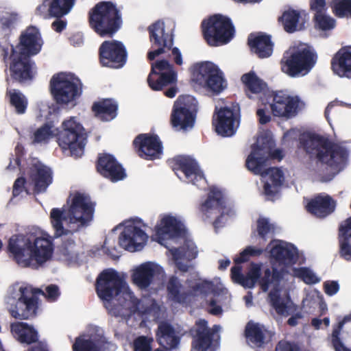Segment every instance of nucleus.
Returning a JSON list of instances; mask_svg holds the SVG:
<instances>
[{"label":"nucleus","mask_w":351,"mask_h":351,"mask_svg":"<svg viewBox=\"0 0 351 351\" xmlns=\"http://www.w3.org/2000/svg\"><path fill=\"white\" fill-rule=\"evenodd\" d=\"M315 25L322 30H330L335 27V20L324 12L315 14Z\"/></svg>","instance_id":"5fc2aeb1"},{"label":"nucleus","mask_w":351,"mask_h":351,"mask_svg":"<svg viewBox=\"0 0 351 351\" xmlns=\"http://www.w3.org/2000/svg\"><path fill=\"white\" fill-rule=\"evenodd\" d=\"M263 250L253 246H248L243 250L239 256L234 258L236 263H241L249 260L251 256H258L263 253Z\"/></svg>","instance_id":"6e6d98bb"},{"label":"nucleus","mask_w":351,"mask_h":351,"mask_svg":"<svg viewBox=\"0 0 351 351\" xmlns=\"http://www.w3.org/2000/svg\"><path fill=\"white\" fill-rule=\"evenodd\" d=\"M341 255L346 260H351V218L346 220L339 229Z\"/></svg>","instance_id":"58836bf2"},{"label":"nucleus","mask_w":351,"mask_h":351,"mask_svg":"<svg viewBox=\"0 0 351 351\" xmlns=\"http://www.w3.org/2000/svg\"><path fill=\"white\" fill-rule=\"evenodd\" d=\"M306 208L312 215L317 217H324L334 211L335 202L328 195H319L311 199Z\"/></svg>","instance_id":"473e14b6"},{"label":"nucleus","mask_w":351,"mask_h":351,"mask_svg":"<svg viewBox=\"0 0 351 351\" xmlns=\"http://www.w3.org/2000/svg\"><path fill=\"white\" fill-rule=\"evenodd\" d=\"M38 116L44 119H49L50 116L54 114L57 110V106L54 104L49 105L47 103L42 102L38 106Z\"/></svg>","instance_id":"bf43d9fd"},{"label":"nucleus","mask_w":351,"mask_h":351,"mask_svg":"<svg viewBox=\"0 0 351 351\" xmlns=\"http://www.w3.org/2000/svg\"><path fill=\"white\" fill-rule=\"evenodd\" d=\"M190 290L182 286L176 277L172 276L167 284L168 297L171 300L182 303L189 296H197L202 293L211 292L213 297L209 300L208 311L213 315H219L221 313V308L217 304H221L223 300L228 299V291L221 285L214 288L210 282H188Z\"/></svg>","instance_id":"423d86ee"},{"label":"nucleus","mask_w":351,"mask_h":351,"mask_svg":"<svg viewBox=\"0 0 351 351\" xmlns=\"http://www.w3.org/2000/svg\"><path fill=\"white\" fill-rule=\"evenodd\" d=\"M293 276L301 279L307 285L317 284L321 281V278L311 269L307 267L291 268Z\"/></svg>","instance_id":"a18cd8bd"},{"label":"nucleus","mask_w":351,"mask_h":351,"mask_svg":"<svg viewBox=\"0 0 351 351\" xmlns=\"http://www.w3.org/2000/svg\"><path fill=\"white\" fill-rule=\"evenodd\" d=\"M159 343L167 349L176 348L179 344V337L171 326L167 323H161L157 332Z\"/></svg>","instance_id":"e433bc0d"},{"label":"nucleus","mask_w":351,"mask_h":351,"mask_svg":"<svg viewBox=\"0 0 351 351\" xmlns=\"http://www.w3.org/2000/svg\"><path fill=\"white\" fill-rule=\"evenodd\" d=\"M62 130L61 132H68L70 133H84L83 127L77 121L76 117H70L64 121L62 124Z\"/></svg>","instance_id":"4d7b16f0"},{"label":"nucleus","mask_w":351,"mask_h":351,"mask_svg":"<svg viewBox=\"0 0 351 351\" xmlns=\"http://www.w3.org/2000/svg\"><path fill=\"white\" fill-rule=\"evenodd\" d=\"M90 23L100 36H112L120 27L121 21L117 9L112 3L101 2L93 8Z\"/></svg>","instance_id":"1a4fd4ad"},{"label":"nucleus","mask_w":351,"mask_h":351,"mask_svg":"<svg viewBox=\"0 0 351 351\" xmlns=\"http://www.w3.org/2000/svg\"><path fill=\"white\" fill-rule=\"evenodd\" d=\"M20 19V15L16 12H0V32L7 35Z\"/></svg>","instance_id":"37998d69"},{"label":"nucleus","mask_w":351,"mask_h":351,"mask_svg":"<svg viewBox=\"0 0 351 351\" xmlns=\"http://www.w3.org/2000/svg\"><path fill=\"white\" fill-rule=\"evenodd\" d=\"M68 208H53L51 223L56 237H60L87 226L93 219L94 205L89 196L80 193L71 194L67 199Z\"/></svg>","instance_id":"39448f33"},{"label":"nucleus","mask_w":351,"mask_h":351,"mask_svg":"<svg viewBox=\"0 0 351 351\" xmlns=\"http://www.w3.org/2000/svg\"><path fill=\"white\" fill-rule=\"evenodd\" d=\"M117 104L110 99H104L94 104L93 110L97 117L105 121H109L117 116Z\"/></svg>","instance_id":"4c0bfd02"},{"label":"nucleus","mask_w":351,"mask_h":351,"mask_svg":"<svg viewBox=\"0 0 351 351\" xmlns=\"http://www.w3.org/2000/svg\"><path fill=\"white\" fill-rule=\"evenodd\" d=\"M30 181L25 183L23 178H18L13 186V195L18 196L24 191L29 193L30 189L37 192L44 191L51 183V171L43 165L36 158H33L29 162Z\"/></svg>","instance_id":"9b49d317"},{"label":"nucleus","mask_w":351,"mask_h":351,"mask_svg":"<svg viewBox=\"0 0 351 351\" xmlns=\"http://www.w3.org/2000/svg\"><path fill=\"white\" fill-rule=\"evenodd\" d=\"M97 169L102 176L112 182H117L125 177L124 169L114 157L109 154H103L99 157Z\"/></svg>","instance_id":"7c9ffc66"},{"label":"nucleus","mask_w":351,"mask_h":351,"mask_svg":"<svg viewBox=\"0 0 351 351\" xmlns=\"http://www.w3.org/2000/svg\"><path fill=\"white\" fill-rule=\"evenodd\" d=\"M8 250L19 266L38 268L52 258L53 239L46 232L13 235L8 241Z\"/></svg>","instance_id":"20e7f679"},{"label":"nucleus","mask_w":351,"mask_h":351,"mask_svg":"<svg viewBox=\"0 0 351 351\" xmlns=\"http://www.w3.org/2000/svg\"><path fill=\"white\" fill-rule=\"evenodd\" d=\"M221 330V326L215 325L212 329L207 326V322L199 319L195 324V334L193 341V351H215L211 345L210 336Z\"/></svg>","instance_id":"bb28decb"},{"label":"nucleus","mask_w":351,"mask_h":351,"mask_svg":"<svg viewBox=\"0 0 351 351\" xmlns=\"http://www.w3.org/2000/svg\"><path fill=\"white\" fill-rule=\"evenodd\" d=\"M237 114L230 108H223L217 112L214 119L216 132L222 136H232L239 127Z\"/></svg>","instance_id":"b1692460"},{"label":"nucleus","mask_w":351,"mask_h":351,"mask_svg":"<svg viewBox=\"0 0 351 351\" xmlns=\"http://www.w3.org/2000/svg\"><path fill=\"white\" fill-rule=\"evenodd\" d=\"M274 145V141L269 134L258 136L246 160L247 169L254 174L261 176L263 184L261 193L269 200H273L278 195L285 180L284 173L280 169H267L269 158L280 160L283 157L280 149L273 150Z\"/></svg>","instance_id":"7ed1b4c3"},{"label":"nucleus","mask_w":351,"mask_h":351,"mask_svg":"<svg viewBox=\"0 0 351 351\" xmlns=\"http://www.w3.org/2000/svg\"><path fill=\"white\" fill-rule=\"evenodd\" d=\"M5 302L11 315L19 319L33 317L38 308V300L32 289L20 282L8 288Z\"/></svg>","instance_id":"6e6552de"},{"label":"nucleus","mask_w":351,"mask_h":351,"mask_svg":"<svg viewBox=\"0 0 351 351\" xmlns=\"http://www.w3.org/2000/svg\"><path fill=\"white\" fill-rule=\"evenodd\" d=\"M342 327H340V323L339 324V329H336L332 332V341L333 346L335 349V351H351L350 350L346 348L340 341L338 335H339V331Z\"/></svg>","instance_id":"680f3d73"},{"label":"nucleus","mask_w":351,"mask_h":351,"mask_svg":"<svg viewBox=\"0 0 351 351\" xmlns=\"http://www.w3.org/2000/svg\"><path fill=\"white\" fill-rule=\"evenodd\" d=\"M185 228L182 218L171 214H163L159 217L155 227L154 240L165 245L166 240L175 239L184 234Z\"/></svg>","instance_id":"2eb2a0df"},{"label":"nucleus","mask_w":351,"mask_h":351,"mask_svg":"<svg viewBox=\"0 0 351 351\" xmlns=\"http://www.w3.org/2000/svg\"><path fill=\"white\" fill-rule=\"evenodd\" d=\"M311 8L316 12V14L323 12L326 9V1L325 0H311L310 1Z\"/></svg>","instance_id":"338daca9"},{"label":"nucleus","mask_w":351,"mask_h":351,"mask_svg":"<svg viewBox=\"0 0 351 351\" xmlns=\"http://www.w3.org/2000/svg\"><path fill=\"white\" fill-rule=\"evenodd\" d=\"M223 204L221 192L217 188H212L207 200L202 205L201 210L207 217H211L222 211Z\"/></svg>","instance_id":"f704fd0d"},{"label":"nucleus","mask_w":351,"mask_h":351,"mask_svg":"<svg viewBox=\"0 0 351 351\" xmlns=\"http://www.w3.org/2000/svg\"><path fill=\"white\" fill-rule=\"evenodd\" d=\"M163 275L164 271L158 264L148 262L142 264L134 270L132 280L138 287L146 288L154 278L162 277Z\"/></svg>","instance_id":"c85d7f7f"},{"label":"nucleus","mask_w":351,"mask_h":351,"mask_svg":"<svg viewBox=\"0 0 351 351\" xmlns=\"http://www.w3.org/2000/svg\"><path fill=\"white\" fill-rule=\"evenodd\" d=\"M99 57L103 66L119 69L125 63L126 51L123 44L119 41H105L100 46Z\"/></svg>","instance_id":"6ab92c4d"},{"label":"nucleus","mask_w":351,"mask_h":351,"mask_svg":"<svg viewBox=\"0 0 351 351\" xmlns=\"http://www.w3.org/2000/svg\"><path fill=\"white\" fill-rule=\"evenodd\" d=\"M300 141L307 153L334 168L343 163L348 156L346 149L318 135L304 134Z\"/></svg>","instance_id":"0eeeda50"},{"label":"nucleus","mask_w":351,"mask_h":351,"mask_svg":"<svg viewBox=\"0 0 351 351\" xmlns=\"http://www.w3.org/2000/svg\"><path fill=\"white\" fill-rule=\"evenodd\" d=\"M86 140L85 133L60 132L58 136L59 145L63 150L69 151V154L74 158H79L83 155Z\"/></svg>","instance_id":"cd10ccee"},{"label":"nucleus","mask_w":351,"mask_h":351,"mask_svg":"<svg viewBox=\"0 0 351 351\" xmlns=\"http://www.w3.org/2000/svg\"><path fill=\"white\" fill-rule=\"evenodd\" d=\"M195 117L180 110L173 108L171 114V124L176 130L186 131L191 129Z\"/></svg>","instance_id":"ea45409f"},{"label":"nucleus","mask_w":351,"mask_h":351,"mask_svg":"<svg viewBox=\"0 0 351 351\" xmlns=\"http://www.w3.org/2000/svg\"><path fill=\"white\" fill-rule=\"evenodd\" d=\"M267 250L273 265L272 273L269 268L263 267L262 265L252 264L246 274H241V267L235 266L231 269L232 280L245 288H252L259 279V284L263 291H269V298L273 307L278 314L287 316L294 310L293 302L288 297L285 290L282 289L280 274L277 266L289 267L298 261V252L296 247L282 241H272Z\"/></svg>","instance_id":"f257e3e1"},{"label":"nucleus","mask_w":351,"mask_h":351,"mask_svg":"<svg viewBox=\"0 0 351 351\" xmlns=\"http://www.w3.org/2000/svg\"><path fill=\"white\" fill-rule=\"evenodd\" d=\"M325 293L332 296L336 294L339 290V286L336 281H326L324 283Z\"/></svg>","instance_id":"e2e57ef3"},{"label":"nucleus","mask_w":351,"mask_h":351,"mask_svg":"<svg viewBox=\"0 0 351 351\" xmlns=\"http://www.w3.org/2000/svg\"><path fill=\"white\" fill-rule=\"evenodd\" d=\"M317 56L306 45H300L288 58L282 62V71L291 77L304 75L314 66Z\"/></svg>","instance_id":"ddd939ff"},{"label":"nucleus","mask_w":351,"mask_h":351,"mask_svg":"<svg viewBox=\"0 0 351 351\" xmlns=\"http://www.w3.org/2000/svg\"><path fill=\"white\" fill-rule=\"evenodd\" d=\"M256 114L257 116L258 117L259 122L261 124H265L268 123L271 119L269 114H267L263 109H258L257 110Z\"/></svg>","instance_id":"774afa93"},{"label":"nucleus","mask_w":351,"mask_h":351,"mask_svg":"<svg viewBox=\"0 0 351 351\" xmlns=\"http://www.w3.org/2000/svg\"><path fill=\"white\" fill-rule=\"evenodd\" d=\"M300 14L293 10H286L283 12L279 21L287 32H293L301 29L299 25Z\"/></svg>","instance_id":"79ce46f5"},{"label":"nucleus","mask_w":351,"mask_h":351,"mask_svg":"<svg viewBox=\"0 0 351 351\" xmlns=\"http://www.w3.org/2000/svg\"><path fill=\"white\" fill-rule=\"evenodd\" d=\"M197 102L191 95L180 97L174 104L173 108L180 110L195 117Z\"/></svg>","instance_id":"c03bdc74"},{"label":"nucleus","mask_w":351,"mask_h":351,"mask_svg":"<svg viewBox=\"0 0 351 351\" xmlns=\"http://www.w3.org/2000/svg\"><path fill=\"white\" fill-rule=\"evenodd\" d=\"M193 80L200 86L215 93L221 92L227 86L223 73L210 62H201L194 66Z\"/></svg>","instance_id":"f8f14e48"},{"label":"nucleus","mask_w":351,"mask_h":351,"mask_svg":"<svg viewBox=\"0 0 351 351\" xmlns=\"http://www.w3.org/2000/svg\"><path fill=\"white\" fill-rule=\"evenodd\" d=\"M276 351H299V348L293 343L286 341H281L276 346Z\"/></svg>","instance_id":"0e129e2a"},{"label":"nucleus","mask_w":351,"mask_h":351,"mask_svg":"<svg viewBox=\"0 0 351 351\" xmlns=\"http://www.w3.org/2000/svg\"><path fill=\"white\" fill-rule=\"evenodd\" d=\"M60 258L68 263H74L77 261L78 254L76 246L73 241L63 243L60 248Z\"/></svg>","instance_id":"8fccbe9b"},{"label":"nucleus","mask_w":351,"mask_h":351,"mask_svg":"<svg viewBox=\"0 0 351 351\" xmlns=\"http://www.w3.org/2000/svg\"><path fill=\"white\" fill-rule=\"evenodd\" d=\"M148 236L134 222H125L119 237V245L129 252L141 250L145 245Z\"/></svg>","instance_id":"a211bd4d"},{"label":"nucleus","mask_w":351,"mask_h":351,"mask_svg":"<svg viewBox=\"0 0 351 351\" xmlns=\"http://www.w3.org/2000/svg\"><path fill=\"white\" fill-rule=\"evenodd\" d=\"M45 296L50 300H55L59 295L58 287L56 285H51L46 287Z\"/></svg>","instance_id":"69168bd1"},{"label":"nucleus","mask_w":351,"mask_h":351,"mask_svg":"<svg viewBox=\"0 0 351 351\" xmlns=\"http://www.w3.org/2000/svg\"><path fill=\"white\" fill-rule=\"evenodd\" d=\"M134 144L138 149V155L147 160L158 158L162 153L161 142L156 136L140 134L134 141Z\"/></svg>","instance_id":"393cba45"},{"label":"nucleus","mask_w":351,"mask_h":351,"mask_svg":"<svg viewBox=\"0 0 351 351\" xmlns=\"http://www.w3.org/2000/svg\"><path fill=\"white\" fill-rule=\"evenodd\" d=\"M51 90L56 101L62 105L76 104L82 93L80 80L71 73H60L51 80Z\"/></svg>","instance_id":"9d476101"},{"label":"nucleus","mask_w":351,"mask_h":351,"mask_svg":"<svg viewBox=\"0 0 351 351\" xmlns=\"http://www.w3.org/2000/svg\"><path fill=\"white\" fill-rule=\"evenodd\" d=\"M43 40L35 27H27L21 35L20 43L14 49L27 56L37 54L41 49Z\"/></svg>","instance_id":"a878e982"},{"label":"nucleus","mask_w":351,"mask_h":351,"mask_svg":"<svg viewBox=\"0 0 351 351\" xmlns=\"http://www.w3.org/2000/svg\"><path fill=\"white\" fill-rule=\"evenodd\" d=\"M248 43L252 51L261 58L269 57L272 53L273 45L270 38L267 35L251 34Z\"/></svg>","instance_id":"72a5a7b5"},{"label":"nucleus","mask_w":351,"mask_h":351,"mask_svg":"<svg viewBox=\"0 0 351 351\" xmlns=\"http://www.w3.org/2000/svg\"><path fill=\"white\" fill-rule=\"evenodd\" d=\"M241 79L246 87L253 93H261L266 87V84L253 72L244 74Z\"/></svg>","instance_id":"49530a36"},{"label":"nucleus","mask_w":351,"mask_h":351,"mask_svg":"<svg viewBox=\"0 0 351 351\" xmlns=\"http://www.w3.org/2000/svg\"><path fill=\"white\" fill-rule=\"evenodd\" d=\"M275 226L271 223L267 218L261 217L257 221V231L260 237L265 239L274 232Z\"/></svg>","instance_id":"864d4df0"},{"label":"nucleus","mask_w":351,"mask_h":351,"mask_svg":"<svg viewBox=\"0 0 351 351\" xmlns=\"http://www.w3.org/2000/svg\"><path fill=\"white\" fill-rule=\"evenodd\" d=\"M152 338L141 336L134 341L133 347L134 351H151Z\"/></svg>","instance_id":"13d9d810"},{"label":"nucleus","mask_w":351,"mask_h":351,"mask_svg":"<svg viewBox=\"0 0 351 351\" xmlns=\"http://www.w3.org/2000/svg\"><path fill=\"white\" fill-rule=\"evenodd\" d=\"M332 69L338 76L351 77V47L340 49L332 60Z\"/></svg>","instance_id":"2f4dec72"},{"label":"nucleus","mask_w":351,"mask_h":351,"mask_svg":"<svg viewBox=\"0 0 351 351\" xmlns=\"http://www.w3.org/2000/svg\"><path fill=\"white\" fill-rule=\"evenodd\" d=\"M96 290L109 313L125 319L132 313L152 314L156 308L149 299L138 301L134 298L128 285L113 269H106L97 279Z\"/></svg>","instance_id":"f03ea898"},{"label":"nucleus","mask_w":351,"mask_h":351,"mask_svg":"<svg viewBox=\"0 0 351 351\" xmlns=\"http://www.w3.org/2000/svg\"><path fill=\"white\" fill-rule=\"evenodd\" d=\"M115 349V345L108 342L100 330L81 335L73 345V351H114Z\"/></svg>","instance_id":"412c9836"},{"label":"nucleus","mask_w":351,"mask_h":351,"mask_svg":"<svg viewBox=\"0 0 351 351\" xmlns=\"http://www.w3.org/2000/svg\"><path fill=\"white\" fill-rule=\"evenodd\" d=\"M322 300V295L317 291H313L308 293L306 298L303 300V305L304 306L313 307L317 303L321 302Z\"/></svg>","instance_id":"052dcab7"},{"label":"nucleus","mask_w":351,"mask_h":351,"mask_svg":"<svg viewBox=\"0 0 351 351\" xmlns=\"http://www.w3.org/2000/svg\"><path fill=\"white\" fill-rule=\"evenodd\" d=\"M58 134V129L52 123H47L34 132V141L45 143Z\"/></svg>","instance_id":"09e8293b"},{"label":"nucleus","mask_w":351,"mask_h":351,"mask_svg":"<svg viewBox=\"0 0 351 351\" xmlns=\"http://www.w3.org/2000/svg\"><path fill=\"white\" fill-rule=\"evenodd\" d=\"M11 331L14 337L22 343L30 344L37 342V331L24 322H15L11 325Z\"/></svg>","instance_id":"c9c22d12"},{"label":"nucleus","mask_w":351,"mask_h":351,"mask_svg":"<svg viewBox=\"0 0 351 351\" xmlns=\"http://www.w3.org/2000/svg\"><path fill=\"white\" fill-rule=\"evenodd\" d=\"M169 255L178 267L182 271H186L189 266L185 261H190L196 258L197 255V247L192 241H186L180 248L171 247L169 249Z\"/></svg>","instance_id":"c756f323"},{"label":"nucleus","mask_w":351,"mask_h":351,"mask_svg":"<svg viewBox=\"0 0 351 351\" xmlns=\"http://www.w3.org/2000/svg\"><path fill=\"white\" fill-rule=\"evenodd\" d=\"M177 80V74L167 60L157 61L152 65V72L147 77L149 87L154 90H160L163 86L173 84Z\"/></svg>","instance_id":"aec40b11"},{"label":"nucleus","mask_w":351,"mask_h":351,"mask_svg":"<svg viewBox=\"0 0 351 351\" xmlns=\"http://www.w3.org/2000/svg\"><path fill=\"white\" fill-rule=\"evenodd\" d=\"M173 170L180 179L185 178L187 182L198 185L197 182L205 183L203 173L197 162L189 156H178L173 160Z\"/></svg>","instance_id":"4be33fe9"},{"label":"nucleus","mask_w":351,"mask_h":351,"mask_svg":"<svg viewBox=\"0 0 351 351\" xmlns=\"http://www.w3.org/2000/svg\"><path fill=\"white\" fill-rule=\"evenodd\" d=\"M270 106L274 116L290 119L304 107V103L298 96L278 91L274 94Z\"/></svg>","instance_id":"f3484780"},{"label":"nucleus","mask_w":351,"mask_h":351,"mask_svg":"<svg viewBox=\"0 0 351 351\" xmlns=\"http://www.w3.org/2000/svg\"><path fill=\"white\" fill-rule=\"evenodd\" d=\"M149 31L152 45L157 48L148 53V58L152 60L164 53L165 48H169L172 45L173 39L171 32L165 31V23L162 21H157L150 25Z\"/></svg>","instance_id":"5701e85b"},{"label":"nucleus","mask_w":351,"mask_h":351,"mask_svg":"<svg viewBox=\"0 0 351 351\" xmlns=\"http://www.w3.org/2000/svg\"><path fill=\"white\" fill-rule=\"evenodd\" d=\"M56 2L57 0L54 2H51V0H44L42 4L36 8V14L45 19L61 14V10L56 7Z\"/></svg>","instance_id":"3c124183"},{"label":"nucleus","mask_w":351,"mask_h":351,"mask_svg":"<svg viewBox=\"0 0 351 351\" xmlns=\"http://www.w3.org/2000/svg\"><path fill=\"white\" fill-rule=\"evenodd\" d=\"M0 48L4 58L9 56L10 57V75L14 80L23 82L32 77L29 56L19 53L16 49H14L13 45L8 43L0 44Z\"/></svg>","instance_id":"dca6fc26"},{"label":"nucleus","mask_w":351,"mask_h":351,"mask_svg":"<svg viewBox=\"0 0 351 351\" xmlns=\"http://www.w3.org/2000/svg\"><path fill=\"white\" fill-rule=\"evenodd\" d=\"M10 101L15 110L19 114H23L25 112L27 100L26 97L19 90L12 89L8 90Z\"/></svg>","instance_id":"de8ad7c7"},{"label":"nucleus","mask_w":351,"mask_h":351,"mask_svg":"<svg viewBox=\"0 0 351 351\" xmlns=\"http://www.w3.org/2000/svg\"><path fill=\"white\" fill-rule=\"evenodd\" d=\"M204 38L211 46L228 43L233 37L234 29L230 20L226 16L216 14L208 21H204Z\"/></svg>","instance_id":"4468645a"},{"label":"nucleus","mask_w":351,"mask_h":351,"mask_svg":"<svg viewBox=\"0 0 351 351\" xmlns=\"http://www.w3.org/2000/svg\"><path fill=\"white\" fill-rule=\"evenodd\" d=\"M331 7L338 17L351 18V0H332Z\"/></svg>","instance_id":"603ef678"},{"label":"nucleus","mask_w":351,"mask_h":351,"mask_svg":"<svg viewBox=\"0 0 351 351\" xmlns=\"http://www.w3.org/2000/svg\"><path fill=\"white\" fill-rule=\"evenodd\" d=\"M267 331L263 326L254 323H249L246 326L247 340L254 346H261L264 342Z\"/></svg>","instance_id":"a19ab883"}]
</instances>
